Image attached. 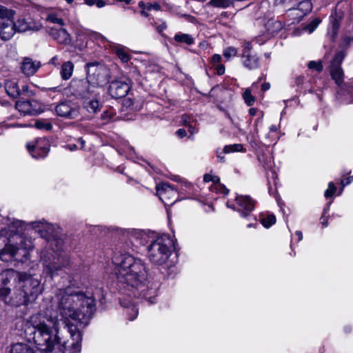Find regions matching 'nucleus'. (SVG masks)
I'll use <instances>...</instances> for the list:
<instances>
[{"mask_svg":"<svg viewBox=\"0 0 353 353\" xmlns=\"http://www.w3.org/2000/svg\"><path fill=\"white\" fill-rule=\"evenodd\" d=\"M6 90L7 94L15 98L19 96V90L18 85L16 82L14 81H7L5 85Z\"/></svg>","mask_w":353,"mask_h":353,"instance_id":"nucleus-26","label":"nucleus"},{"mask_svg":"<svg viewBox=\"0 0 353 353\" xmlns=\"http://www.w3.org/2000/svg\"><path fill=\"white\" fill-rule=\"evenodd\" d=\"M31 29V26L28 22L23 18L19 19L14 22L15 32H24Z\"/></svg>","mask_w":353,"mask_h":353,"instance_id":"nucleus-27","label":"nucleus"},{"mask_svg":"<svg viewBox=\"0 0 353 353\" xmlns=\"http://www.w3.org/2000/svg\"><path fill=\"white\" fill-rule=\"evenodd\" d=\"M28 101H29V103L31 104V109H34L35 114L40 113L41 112V108H40V105L37 101H35V100H28Z\"/></svg>","mask_w":353,"mask_h":353,"instance_id":"nucleus-43","label":"nucleus"},{"mask_svg":"<svg viewBox=\"0 0 353 353\" xmlns=\"http://www.w3.org/2000/svg\"><path fill=\"white\" fill-rule=\"evenodd\" d=\"M78 143L80 144V146L77 145V144H68L67 148L71 151L75 150L78 148L83 149L85 145V141L82 139H79L78 140Z\"/></svg>","mask_w":353,"mask_h":353,"instance_id":"nucleus-41","label":"nucleus"},{"mask_svg":"<svg viewBox=\"0 0 353 353\" xmlns=\"http://www.w3.org/2000/svg\"><path fill=\"white\" fill-rule=\"evenodd\" d=\"M176 134H177L178 137H179L180 138H183L184 137L186 136L187 134V132L186 131L184 130V129H179Z\"/></svg>","mask_w":353,"mask_h":353,"instance_id":"nucleus-50","label":"nucleus"},{"mask_svg":"<svg viewBox=\"0 0 353 353\" xmlns=\"http://www.w3.org/2000/svg\"><path fill=\"white\" fill-rule=\"evenodd\" d=\"M49 34L59 43L68 44L71 41L70 34L64 28H51Z\"/></svg>","mask_w":353,"mask_h":353,"instance_id":"nucleus-19","label":"nucleus"},{"mask_svg":"<svg viewBox=\"0 0 353 353\" xmlns=\"http://www.w3.org/2000/svg\"><path fill=\"white\" fill-rule=\"evenodd\" d=\"M117 1H120V2H125L126 4H129V3H130L132 0H117Z\"/></svg>","mask_w":353,"mask_h":353,"instance_id":"nucleus-64","label":"nucleus"},{"mask_svg":"<svg viewBox=\"0 0 353 353\" xmlns=\"http://www.w3.org/2000/svg\"><path fill=\"white\" fill-rule=\"evenodd\" d=\"M22 91L24 92H28V85H23L22 87Z\"/></svg>","mask_w":353,"mask_h":353,"instance_id":"nucleus-62","label":"nucleus"},{"mask_svg":"<svg viewBox=\"0 0 353 353\" xmlns=\"http://www.w3.org/2000/svg\"><path fill=\"white\" fill-rule=\"evenodd\" d=\"M103 297L99 288L85 293L71 287L59 289L55 295L57 312L47 310L32 314L25 332L47 353H80L82 333L72 321L87 325L96 310V300Z\"/></svg>","mask_w":353,"mask_h":353,"instance_id":"nucleus-1","label":"nucleus"},{"mask_svg":"<svg viewBox=\"0 0 353 353\" xmlns=\"http://www.w3.org/2000/svg\"><path fill=\"white\" fill-rule=\"evenodd\" d=\"M236 50L233 47H229L223 50V56L225 59H229L232 57H235L236 54Z\"/></svg>","mask_w":353,"mask_h":353,"instance_id":"nucleus-39","label":"nucleus"},{"mask_svg":"<svg viewBox=\"0 0 353 353\" xmlns=\"http://www.w3.org/2000/svg\"><path fill=\"white\" fill-rule=\"evenodd\" d=\"M139 6L142 9V10H146V6H147V4H145L143 1H141L139 3Z\"/></svg>","mask_w":353,"mask_h":353,"instance_id":"nucleus-60","label":"nucleus"},{"mask_svg":"<svg viewBox=\"0 0 353 353\" xmlns=\"http://www.w3.org/2000/svg\"><path fill=\"white\" fill-rule=\"evenodd\" d=\"M74 64L68 61L64 62L60 70V75L63 80H68L71 78L74 72Z\"/></svg>","mask_w":353,"mask_h":353,"instance_id":"nucleus-21","label":"nucleus"},{"mask_svg":"<svg viewBox=\"0 0 353 353\" xmlns=\"http://www.w3.org/2000/svg\"><path fill=\"white\" fill-rule=\"evenodd\" d=\"M345 57V53L344 51L337 52L330 65V75L339 86H341L343 83L344 73L341 65Z\"/></svg>","mask_w":353,"mask_h":353,"instance_id":"nucleus-9","label":"nucleus"},{"mask_svg":"<svg viewBox=\"0 0 353 353\" xmlns=\"http://www.w3.org/2000/svg\"><path fill=\"white\" fill-rule=\"evenodd\" d=\"M243 99H244L245 103L249 106L252 105L255 101V98L251 94V91L249 88H247L245 90V92L243 94Z\"/></svg>","mask_w":353,"mask_h":353,"instance_id":"nucleus-34","label":"nucleus"},{"mask_svg":"<svg viewBox=\"0 0 353 353\" xmlns=\"http://www.w3.org/2000/svg\"><path fill=\"white\" fill-rule=\"evenodd\" d=\"M46 20L53 23L59 24L61 26H63L65 24L63 20L55 13L48 14Z\"/></svg>","mask_w":353,"mask_h":353,"instance_id":"nucleus-35","label":"nucleus"},{"mask_svg":"<svg viewBox=\"0 0 353 353\" xmlns=\"http://www.w3.org/2000/svg\"><path fill=\"white\" fill-rule=\"evenodd\" d=\"M63 247V239L55 234L47 241L46 247L39 251L43 272L51 278L58 275L59 271L67 267L70 263L68 256L61 253Z\"/></svg>","mask_w":353,"mask_h":353,"instance_id":"nucleus-5","label":"nucleus"},{"mask_svg":"<svg viewBox=\"0 0 353 353\" xmlns=\"http://www.w3.org/2000/svg\"><path fill=\"white\" fill-rule=\"evenodd\" d=\"M321 23V20L318 18L314 19L312 20L309 24L306 25L304 27V30L309 33H312L319 26V24Z\"/></svg>","mask_w":353,"mask_h":353,"instance_id":"nucleus-36","label":"nucleus"},{"mask_svg":"<svg viewBox=\"0 0 353 353\" xmlns=\"http://www.w3.org/2000/svg\"><path fill=\"white\" fill-rule=\"evenodd\" d=\"M295 234L298 236L299 241H301L302 240L303 234H302V232L301 231H296L295 232Z\"/></svg>","mask_w":353,"mask_h":353,"instance_id":"nucleus-59","label":"nucleus"},{"mask_svg":"<svg viewBox=\"0 0 353 353\" xmlns=\"http://www.w3.org/2000/svg\"><path fill=\"white\" fill-rule=\"evenodd\" d=\"M130 90L129 85L121 81H114L109 85L108 92L112 98H122L127 95Z\"/></svg>","mask_w":353,"mask_h":353,"instance_id":"nucleus-15","label":"nucleus"},{"mask_svg":"<svg viewBox=\"0 0 353 353\" xmlns=\"http://www.w3.org/2000/svg\"><path fill=\"white\" fill-rule=\"evenodd\" d=\"M321 223H322V225H323V226H325V227H326V226L327 225V221L326 218L324 216V215L321 216Z\"/></svg>","mask_w":353,"mask_h":353,"instance_id":"nucleus-55","label":"nucleus"},{"mask_svg":"<svg viewBox=\"0 0 353 353\" xmlns=\"http://www.w3.org/2000/svg\"><path fill=\"white\" fill-rule=\"evenodd\" d=\"M242 62L243 65L249 70L256 69L259 66V57L256 54H252L245 51L242 54Z\"/></svg>","mask_w":353,"mask_h":353,"instance_id":"nucleus-20","label":"nucleus"},{"mask_svg":"<svg viewBox=\"0 0 353 353\" xmlns=\"http://www.w3.org/2000/svg\"><path fill=\"white\" fill-rule=\"evenodd\" d=\"M55 112L59 117L67 119H75L79 114V110L71 101H63L55 108Z\"/></svg>","mask_w":353,"mask_h":353,"instance_id":"nucleus-12","label":"nucleus"},{"mask_svg":"<svg viewBox=\"0 0 353 353\" xmlns=\"http://www.w3.org/2000/svg\"><path fill=\"white\" fill-rule=\"evenodd\" d=\"M115 52L123 63H127L129 61L130 57L122 47H117L115 48Z\"/></svg>","mask_w":353,"mask_h":353,"instance_id":"nucleus-32","label":"nucleus"},{"mask_svg":"<svg viewBox=\"0 0 353 353\" xmlns=\"http://www.w3.org/2000/svg\"><path fill=\"white\" fill-rule=\"evenodd\" d=\"M10 353H37V351L26 344L17 343L12 346Z\"/></svg>","mask_w":353,"mask_h":353,"instance_id":"nucleus-25","label":"nucleus"},{"mask_svg":"<svg viewBox=\"0 0 353 353\" xmlns=\"http://www.w3.org/2000/svg\"><path fill=\"white\" fill-rule=\"evenodd\" d=\"M303 82V77L300 76V77H298L296 79V83L298 85L301 84Z\"/></svg>","mask_w":353,"mask_h":353,"instance_id":"nucleus-56","label":"nucleus"},{"mask_svg":"<svg viewBox=\"0 0 353 353\" xmlns=\"http://www.w3.org/2000/svg\"><path fill=\"white\" fill-rule=\"evenodd\" d=\"M69 92L77 99L85 100L90 97H96L100 91L97 85H92L86 79H72L68 87Z\"/></svg>","mask_w":353,"mask_h":353,"instance_id":"nucleus-7","label":"nucleus"},{"mask_svg":"<svg viewBox=\"0 0 353 353\" xmlns=\"http://www.w3.org/2000/svg\"><path fill=\"white\" fill-rule=\"evenodd\" d=\"M216 70L219 75H221L225 72V67L222 64H217L216 66Z\"/></svg>","mask_w":353,"mask_h":353,"instance_id":"nucleus-48","label":"nucleus"},{"mask_svg":"<svg viewBox=\"0 0 353 353\" xmlns=\"http://www.w3.org/2000/svg\"><path fill=\"white\" fill-rule=\"evenodd\" d=\"M203 181L206 183H208L210 181L216 183L219 181V178L218 176H214L210 174H205L203 176Z\"/></svg>","mask_w":353,"mask_h":353,"instance_id":"nucleus-42","label":"nucleus"},{"mask_svg":"<svg viewBox=\"0 0 353 353\" xmlns=\"http://www.w3.org/2000/svg\"><path fill=\"white\" fill-rule=\"evenodd\" d=\"M87 74L86 79L92 85L99 88L100 91H103V85L109 79V70L103 65L98 63H89L86 65Z\"/></svg>","mask_w":353,"mask_h":353,"instance_id":"nucleus-8","label":"nucleus"},{"mask_svg":"<svg viewBox=\"0 0 353 353\" xmlns=\"http://www.w3.org/2000/svg\"><path fill=\"white\" fill-rule=\"evenodd\" d=\"M261 223L265 228H269L276 223V217L273 214H270L265 218L261 219Z\"/></svg>","mask_w":353,"mask_h":353,"instance_id":"nucleus-33","label":"nucleus"},{"mask_svg":"<svg viewBox=\"0 0 353 353\" xmlns=\"http://www.w3.org/2000/svg\"><path fill=\"white\" fill-rule=\"evenodd\" d=\"M336 190V186L334 185L333 182H330L328 183V188L325 191L324 195L326 198H329L332 196V195L335 193Z\"/></svg>","mask_w":353,"mask_h":353,"instance_id":"nucleus-40","label":"nucleus"},{"mask_svg":"<svg viewBox=\"0 0 353 353\" xmlns=\"http://www.w3.org/2000/svg\"><path fill=\"white\" fill-rule=\"evenodd\" d=\"M124 235L128 239L132 245H144L146 242L147 235L145 232L136 230L128 229L124 232Z\"/></svg>","mask_w":353,"mask_h":353,"instance_id":"nucleus-16","label":"nucleus"},{"mask_svg":"<svg viewBox=\"0 0 353 353\" xmlns=\"http://www.w3.org/2000/svg\"><path fill=\"white\" fill-rule=\"evenodd\" d=\"M166 24L165 23H162L161 25H159L158 27H157V30L158 32H161L162 31H163L165 28H166Z\"/></svg>","mask_w":353,"mask_h":353,"instance_id":"nucleus-53","label":"nucleus"},{"mask_svg":"<svg viewBox=\"0 0 353 353\" xmlns=\"http://www.w3.org/2000/svg\"><path fill=\"white\" fill-rule=\"evenodd\" d=\"M15 12L12 10L8 9L6 7L0 5V18L4 21L6 19L13 20Z\"/></svg>","mask_w":353,"mask_h":353,"instance_id":"nucleus-29","label":"nucleus"},{"mask_svg":"<svg viewBox=\"0 0 353 353\" xmlns=\"http://www.w3.org/2000/svg\"><path fill=\"white\" fill-rule=\"evenodd\" d=\"M254 223H249L247 227L250 228H256V226L257 225V223H256V220L255 219H254Z\"/></svg>","mask_w":353,"mask_h":353,"instance_id":"nucleus-57","label":"nucleus"},{"mask_svg":"<svg viewBox=\"0 0 353 353\" xmlns=\"http://www.w3.org/2000/svg\"><path fill=\"white\" fill-rule=\"evenodd\" d=\"M221 60V57L220 54H214L212 57V62L215 65L216 64H219Z\"/></svg>","mask_w":353,"mask_h":353,"instance_id":"nucleus-46","label":"nucleus"},{"mask_svg":"<svg viewBox=\"0 0 353 353\" xmlns=\"http://www.w3.org/2000/svg\"><path fill=\"white\" fill-rule=\"evenodd\" d=\"M270 131L272 132H276V125H272L270 128Z\"/></svg>","mask_w":353,"mask_h":353,"instance_id":"nucleus-61","label":"nucleus"},{"mask_svg":"<svg viewBox=\"0 0 353 353\" xmlns=\"http://www.w3.org/2000/svg\"><path fill=\"white\" fill-rule=\"evenodd\" d=\"M265 28L270 34L273 35L283 28V25L279 21L270 19L266 23Z\"/></svg>","mask_w":353,"mask_h":353,"instance_id":"nucleus-23","label":"nucleus"},{"mask_svg":"<svg viewBox=\"0 0 353 353\" xmlns=\"http://www.w3.org/2000/svg\"><path fill=\"white\" fill-rule=\"evenodd\" d=\"M43 288L38 278L13 269L0 272V300L8 305L19 307L34 301Z\"/></svg>","mask_w":353,"mask_h":353,"instance_id":"nucleus-3","label":"nucleus"},{"mask_svg":"<svg viewBox=\"0 0 353 353\" xmlns=\"http://www.w3.org/2000/svg\"><path fill=\"white\" fill-rule=\"evenodd\" d=\"M141 15H143L144 17H148V14L145 12V10H142L141 11Z\"/></svg>","mask_w":353,"mask_h":353,"instance_id":"nucleus-63","label":"nucleus"},{"mask_svg":"<svg viewBox=\"0 0 353 353\" xmlns=\"http://www.w3.org/2000/svg\"><path fill=\"white\" fill-rule=\"evenodd\" d=\"M102 91H97L96 97H90L83 100V107L90 114H96L101 111L103 106L101 97Z\"/></svg>","mask_w":353,"mask_h":353,"instance_id":"nucleus-13","label":"nucleus"},{"mask_svg":"<svg viewBox=\"0 0 353 353\" xmlns=\"http://www.w3.org/2000/svg\"><path fill=\"white\" fill-rule=\"evenodd\" d=\"M223 150H221L220 149L216 150V157L218 159L219 162L220 163H224L225 162V157L223 156Z\"/></svg>","mask_w":353,"mask_h":353,"instance_id":"nucleus-44","label":"nucleus"},{"mask_svg":"<svg viewBox=\"0 0 353 353\" xmlns=\"http://www.w3.org/2000/svg\"><path fill=\"white\" fill-rule=\"evenodd\" d=\"M252 48V45L249 42H246L244 43V49H243V52H247L248 53H250V50Z\"/></svg>","mask_w":353,"mask_h":353,"instance_id":"nucleus-51","label":"nucleus"},{"mask_svg":"<svg viewBox=\"0 0 353 353\" xmlns=\"http://www.w3.org/2000/svg\"><path fill=\"white\" fill-rule=\"evenodd\" d=\"M36 128L49 131L52 129V123L47 119H39L34 121L33 125Z\"/></svg>","mask_w":353,"mask_h":353,"instance_id":"nucleus-30","label":"nucleus"},{"mask_svg":"<svg viewBox=\"0 0 353 353\" xmlns=\"http://www.w3.org/2000/svg\"><path fill=\"white\" fill-rule=\"evenodd\" d=\"M174 40L180 43L191 45L194 43V38L188 34L177 33L174 35Z\"/></svg>","mask_w":353,"mask_h":353,"instance_id":"nucleus-28","label":"nucleus"},{"mask_svg":"<svg viewBox=\"0 0 353 353\" xmlns=\"http://www.w3.org/2000/svg\"><path fill=\"white\" fill-rule=\"evenodd\" d=\"M172 240L168 235L157 236L148 247V258L154 264H164L172 254Z\"/></svg>","mask_w":353,"mask_h":353,"instance_id":"nucleus-6","label":"nucleus"},{"mask_svg":"<svg viewBox=\"0 0 353 353\" xmlns=\"http://www.w3.org/2000/svg\"><path fill=\"white\" fill-rule=\"evenodd\" d=\"M115 275L118 282L123 287H129L137 290L139 295L150 303L154 302L157 296V287L145 285L148 280V270L144 261L130 254H122L115 262Z\"/></svg>","mask_w":353,"mask_h":353,"instance_id":"nucleus-4","label":"nucleus"},{"mask_svg":"<svg viewBox=\"0 0 353 353\" xmlns=\"http://www.w3.org/2000/svg\"><path fill=\"white\" fill-rule=\"evenodd\" d=\"M111 118L110 114L108 111H104L101 114V119L108 120Z\"/></svg>","mask_w":353,"mask_h":353,"instance_id":"nucleus-52","label":"nucleus"},{"mask_svg":"<svg viewBox=\"0 0 353 353\" xmlns=\"http://www.w3.org/2000/svg\"><path fill=\"white\" fill-rule=\"evenodd\" d=\"M15 32L13 20L6 19L0 22V38L1 40H10Z\"/></svg>","mask_w":353,"mask_h":353,"instance_id":"nucleus-18","label":"nucleus"},{"mask_svg":"<svg viewBox=\"0 0 353 353\" xmlns=\"http://www.w3.org/2000/svg\"><path fill=\"white\" fill-rule=\"evenodd\" d=\"M41 67V63L30 57H25L21 63V72L28 77L34 75Z\"/></svg>","mask_w":353,"mask_h":353,"instance_id":"nucleus-17","label":"nucleus"},{"mask_svg":"<svg viewBox=\"0 0 353 353\" xmlns=\"http://www.w3.org/2000/svg\"><path fill=\"white\" fill-rule=\"evenodd\" d=\"M121 305L127 309V314L129 315V320L132 321L137 318L138 314V310L133 303L126 300H121Z\"/></svg>","mask_w":353,"mask_h":353,"instance_id":"nucleus-22","label":"nucleus"},{"mask_svg":"<svg viewBox=\"0 0 353 353\" xmlns=\"http://www.w3.org/2000/svg\"><path fill=\"white\" fill-rule=\"evenodd\" d=\"M85 3L89 6L96 5L99 8H103L106 5L103 0H85Z\"/></svg>","mask_w":353,"mask_h":353,"instance_id":"nucleus-38","label":"nucleus"},{"mask_svg":"<svg viewBox=\"0 0 353 353\" xmlns=\"http://www.w3.org/2000/svg\"><path fill=\"white\" fill-rule=\"evenodd\" d=\"M236 201L239 206L238 211L241 216L247 217L250 216L254 207V201L250 196H236Z\"/></svg>","mask_w":353,"mask_h":353,"instance_id":"nucleus-14","label":"nucleus"},{"mask_svg":"<svg viewBox=\"0 0 353 353\" xmlns=\"http://www.w3.org/2000/svg\"><path fill=\"white\" fill-rule=\"evenodd\" d=\"M161 8L160 5L158 3H155L154 4L152 3H148L146 6V10H151L152 9H154L155 10H159Z\"/></svg>","mask_w":353,"mask_h":353,"instance_id":"nucleus-45","label":"nucleus"},{"mask_svg":"<svg viewBox=\"0 0 353 353\" xmlns=\"http://www.w3.org/2000/svg\"><path fill=\"white\" fill-rule=\"evenodd\" d=\"M29 153L33 158H44L49 152L50 146L45 139H38L34 143L30 142L26 144Z\"/></svg>","mask_w":353,"mask_h":353,"instance_id":"nucleus-11","label":"nucleus"},{"mask_svg":"<svg viewBox=\"0 0 353 353\" xmlns=\"http://www.w3.org/2000/svg\"><path fill=\"white\" fill-rule=\"evenodd\" d=\"M16 108L24 114H35L34 109H31V104L29 101H17L15 105Z\"/></svg>","mask_w":353,"mask_h":353,"instance_id":"nucleus-24","label":"nucleus"},{"mask_svg":"<svg viewBox=\"0 0 353 353\" xmlns=\"http://www.w3.org/2000/svg\"><path fill=\"white\" fill-rule=\"evenodd\" d=\"M256 111H257V110H256V108H250V109L249 110V113H250V115H252V116H254V115L256 114Z\"/></svg>","mask_w":353,"mask_h":353,"instance_id":"nucleus-58","label":"nucleus"},{"mask_svg":"<svg viewBox=\"0 0 353 353\" xmlns=\"http://www.w3.org/2000/svg\"><path fill=\"white\" fill-rule=\"evenodd\" d=\"M49 63L54 65L55 66H58L59 65V57L58 56L53 57L49 61Z\"/></svg>","mask_w":353,"mask_h":353,"instance_id":"nucleus-49","label":"nucleus"},{"mask_svg":"<svg viewBox=\"0 0 353 353\" xmlns=\"http://www.w3.org/2000/svg\"><path fill=\"white\" fill-rule=\"evenodd\" d=\"M352 181H353V176H349L347 178L343 179L341 181V183L343 187H345V185L350 184Z\"/></svg>","mask_w":353,"mask_h":353,"instance_id":"nucleus-47","label":"nucleus"},{"mask_svg":"<svg viewBox=\"0 0 353 353\" xmlns=\"http://www.w3.org/2000/svg\"><path fill=\"white\" fill-rule=\"evenodd\" d=\"M245 149L243 145L240 143H235L232 145H227L223 148V152L225 154L234 152H244Z\"/></svg>","mask_w":353,"mask_h":353,"instance_id":"nucleus-31","label":"nucleus"},{"mask_svg":"<svg viewBox=\"0 0 353 353\" xmlns=\"http://www.w3.org/2000/svg\"><path fill=\"white\" fill-rule=\"evenodd\" d=\"M32 228L47 241L56 234L59 228L44 219L26 223L10 220L6 228L0 230V260L6 263H24L30 259L34 249V239L25 232Z\"/></svg>","mask_w":353,"mask_h":353,"instance_id":"nucleus-2","label":"nucleus"},{"mask_svg":"<svg viewBox=\"0 0 353 353\" xmlns=\"http://www.w3.org/2000/svg\"><path fill=\"white\" fill-rule=\"evenodd\" d=\"M307 67L310 69L315 70L317 72H320L323 70V66L321 61H311L307 63Z\"/></svg>","mask_w":353,"mask_h":353,"instance_id":"nucleus-37","label":"nucleus"},{"mask_svg":"<svg viewBox=\"0 0 353 353\" xmlns=\"http://www.w3.org/2000/svg\"><path fill=\"white\" fill-rule=\"evenodd\" d=\"M270 83H263V84L262 85V86H261V90H262L263 92H265V91H266V90H269V89H270Z\"/></svg>","mask_w":353,"mask_h":353,"instance_id":"nucleus-54","label":"nucleus"},{"mask_svg":"<svg viewBox=\"0 0 353 353\" xmlns=\"http://www.w3.org/2000/svg\"><path fill=\"white\" fill-rule=\"evenodd\" d=\"M156 190L159 199L165 205H172L176 201L177 191L168 183L158 184Z\"/></svg>","mask_w":353,"mask_h":353,"instance_id":"nucleus-10","label":"nucleus"}]
</instances>
